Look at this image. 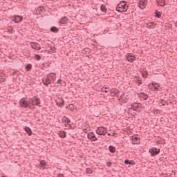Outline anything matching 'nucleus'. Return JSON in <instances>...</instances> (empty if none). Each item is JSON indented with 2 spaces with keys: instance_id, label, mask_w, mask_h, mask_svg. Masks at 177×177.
Wrapping results in <instances>:
<instances>
[{
  "instance_id": "c85d7f7f",
  "label": "nucleus",
  "mask_w": 177,
  "mask_h": 177,
  "mask_svg": "<svg viewBox=\"0 0 177 177\" xmlns=\"http://www.w3.org/2000/svg\"><path fill=\"white\" fill-rule=\"evenodd\" d=\"M148 74L149 73L146 71H142V75L143 78H146L147 77Z\"/></svg>"
},
{
  "instance_id": "2eb2a0df",
  "label": "nucleus",
  "mask_w": 177,
  "mask_h": 177,
  "mask_svg": "<svg viewBox=\"0 0 177 177\" xmlns=\"http://www.w3.org/2000/svg\"><path fill=\"white\" fill-rule=\"evenodd\" d=\"M135 59H136V57L132 55L131 53L127 54V59L128 60V62H130L131 63H132L133 60H135Z\"/></svg>"
},
{
  "instance_id": "72a5a7b5",
  "label": "nucleus",
  "mask_w": 177,
  "mask_h": 177,
  "mask_svg": "<svg viewBox=\"0 0 177 177\" xmlns=\"http://www.w3.org/2000/svg\"><path fill=\"white\" fill-rule=\"evenodd\" d=\"M86 172L87 174H92V169H91L90 168H87V169H86Z\"/></svg>"
},
{
  "instance_id": "f704fd0d",
  "label": "nucleus",
  "mask_w": 177,
  "mask_h": 177,
  "mask_svg": "<svg viewBox=\"0 0 177 177\" xmlns=\"http://www.w3.org/2000/svg\"><path fill=\"white\" fill-rule=\"evenodd\" d=\"M124 164H127L128 165L131 164V161L129 160H126L124 161Z\"/></svg>"
},
{
  "instance_id": "20e7f679",
  "label": "nucleus",
  "mask_w": 177,
  "mask_h": 177,
  "mask_svg": "<svg viewBox=\"0 0 177 177\" xmlns=\"http://www.w3.org/2000/svg\"><path fill=\"white\" fill-rule=\"evenodd\" d=\"M96 133L100 136H104L107 133V129L103 127H100L96 130Z\"/></svg>"
},
{
  "instance_id": "9b49d317",
  "label": "nucleus",
  "mask_w": 177,
  "mask_h": 177,
  "mask_svg": "<svg viewBox=\"0 0 177 177\" xmlns=\"http://www.w3.org/2000/svg\"><path fill=\"white\" fill-rule=\"evenodd\" d=\"M42 82H43L44 85H46V86H48V85H50L52 84L50 79L48 77L46 78H43Z\"/></svg>"
},
{
  "instance_id": "4be33fe9",
  "label": "nucleus",
  "mask_w": 177,
  "mask_h": 177,
  "mask_svg": "<svg viewBox=\"0 0 177 177\" xmlns=\"http://www.w3.org/2000/svg\"><path fill=\"white\" fill-rule=\"evenodd\" d=\"M25 131L29 136H31L32 135V131H31V129L30 127H25Z\"/></svg>"
},
{
  "instance_id": "f03ea898",
  "label": "nucleus",
  "mask_w": 177,
  "mask_h": 177,
  "mask_svg": "<svg viewBox=\"0 0 177 177\" xmlns=\"http://www.w3.org/2000/svg\"><path fill=\"white\" fill-rule=\"evenodd\" d=\"M116 10L120 13L127 12L128 10V4L125 1H120L116 7Z\"/></svg>"
},
{
  "instance_id": "cd10ccee",
  "label": "nucleus",
  "mask_w": 177,
  "mask_h": 177,
  "mask_svg": "<svg viewBox=\"0 0 177 177\" xmlns=\"http://www.w3.org/2000/svg\"><path fill=\"white\" fill-rule=\"evenodd\" d=\"M59 136L62 139H64V138H66V133H65V131H60L59 132Z\"/></svg>"
},
{
  "instance_id": "f8f14e48",
  "label": "nucleus",
  "mask_w": 177,
  "mask_h": 177,
  "mask_svg": "<svg viewBox=\"0 0 177 177\" xmlns=\"http://www.w3.org/2000/svg\"><path fill=\"white\" fill-rule=\"evenodd\" d=\"M56 104L58 106V107H63V106H64V100H63L62 98H58L56 100Z\"/></svg>"
},
{
  "instance_id": "412c9836",
  "label": "nucleus",
  "mask_w": 177,
  "mask_h": 177,
  "mask_svg": "<svg viewBox=\"0 0 177 177\" xmlns=\"http://www.w3.org/2000/svg\"><path fill=\"white\" fill-rule=\"evenodd\" d=\"M146 26L147 28H156V24L154 22H149L147 24Z\"/></svg>"
},
{
  "instance_id": "ddd939ff",
  "label": "nucleus",
  "mask_w": 177,
  "mask_h": 177,
  "mask_svg": "<svg viewBox=\"0 0 177 177\" xmlns=\"http://www.w3.org/2000/svg\"><path fill=\"white\" fill-rule=\"evenodd\" d=\"M139 97L142 99V100H147L149 99V95L145 93H140L138 94Z\"/></svg>"
},
{
  "instance_id": "a211bd4d",
  "label": "nucleus",
  "mask_w": 177,
  "mask_h": 177,
  "mask_svg": "<svg viewBox=\"0 0 177 177\" xmlns=\"http://www.w3.org/2000/svg\"><path fill=\"white\" fill-rule=\"evenodd\" d=\"M110 93L111 96H115V95H118V93H120V91L116 88H111Z\"/></svg>"
},
{
  "instance_id": "1a4fd4ad",
  "label": "nucleus",
  "mask_w": 177,
  "mask_h": 177,
  "mask_svg": "<svg viewBox=\"0 0 177 177\" xmlns=\"http://www.w3.org/2000/svg\"><path fill=\"white\" fill-rule=\"evenodd\" d=\"M30 46L32 49H35L36 50H41V46L38 44L37 42H31Z\"/></svg>"
},
{
  "instance_id": "dca6fc26",
  "label": "nucleus",
  "mask_w": 177,
  "mask_h": 177,
  "mask_svg": "<svg viewBox=\"0 0 177 177\" xmlns=\"http://www.w3.org/2000/svg\"><path fill=\"white\" fill-rule=\"evenodd\" d=\"M67 23H68V18L67 17H63L59 20L60 24H66Z\"/></svg>"
},
{
  "instance_id": "6e6552de",
  "label": "nucleus",
  "mask_w": 177,
  "mask_h": 177,
  "mask_svg": "<svg viewBox=\"0 0 177 177\" xmlns=\"http://www.w3.org/2000/svg\"><path fill=\"white\" fill-rule=\"evenodd\" d=\"M147 5V0H140L138 6L140 9H145Z\"/></svg>"
},
{
  "instance_id": "0eeeda50",
  "label": "nucleus",
  "mask_w": 177,
  "mask_h": 177,
  "mask_svg": "<svg viewBox=\"0 0 177 177\" xmlns=\"http://www.w3.org/2000/svg\"><path fill=\"white\" fill-rule=\"evenodd\" d=\"M87 138L92 142H96V140H97V138L96 137V136H95V133H93V132L89 133L87 135Z\"/></svg>"
},
{
  "instance_id": "a878e982",
  "label": "nucleus",
  "mask_w": 177,
  "mask_h": 177,
  "mask_svg": "<svg viewBox=\"0 0 177 177\" xmlns=\"http://www.w3.org/2000/svg\"><path fill=\"white\" fill-rule=\"evenodd\" d=\"M109 150L110 153H115V147H114L111 145L109 147Z\"/></svg>"
},
{
  "instance_id": "c756f323",
  "label": "nucleus",
  "mask_w": 177,
  "mask_h": 177,
  "mask_svg": "<svg viewBox=\"0 0 177 177\" xmlns=\"http://www.w3.org/2000/svg\"><path fill=\"white\" fill-rule=\"evenodd\" d=\"M138 82H137V84L138 86H140V85H142V81L140 80V77H136Z\"/></svg>"
},
{
  "instance_id": "423d86ee",
  "label": "nucleus",
  "mask_w": 177,
  "mask_h": 177,
  "mask_svg": "<svg viewBox=\"0 0 177 177\" xmlns=\"http://www.w3.org/2000/svg\"><path fill=\"white\" fill-rule=\"evenodd\" d=\"M151 85L153 86V91H155V92H159V91H161V85L159 83L153 82L151 83Z\"/></svg>"
},
{
  "instance_id": "7c9ffc66",
  "label": "nucleus",
  "mask_w": 177,
  "mask_h": 177,
  "mask_svg": "<svg viewBox=\"0 0 177 177\" xmlns=\"http://www.w3.org/2000/svg\"><path fill=\"white\" fill-rule=\"evenodd\" d=\"M57 84H61V85H66V82L62 80V79H59L57 80Z\"/></svg>"
},
{
  "instance_id": "c9c22d12",
  "label": "nucleus",
  "mask_w": 177,
  "mask_h": 177,
  "mask_svg": "<svg viewBox=\"0 0 177 177\" xmlns=\"http://www.w3.org/2000/svg\"><path fill=\"white\" fill-rule=\"evenodd\" d=\"M83 52H91V49H89V48H84L83 50Z\"/></svg>"
},
{
  "instance_id": "7ed1b4c3",
  "label": "nucleus",
  "mask_w": 177,
  "mask_h": 177,
  "mask_svg": "<svg viewBox=\"0 0 177 177\" xmlns=\"http://www.w3.org/2000/svg\"><path fill=\"white\" fill-rule=\"evenodd\" d=\"M140 105L138 103H133L128 106L129 113H132V111H139Z\"/></svg>"
},
{
  "instance_id": "e433bc0d",
  "label": "nucleus",
  "mask_w": 177,
  "mask_h": 177,
  "mask_svg": "<svg viewBox=\"0 0 177 177\" xmlns=\"http://www.w3.org/2000/svg\"><path fill=\"white\" fill-rule=\"evenodd\" d=\"M106 165H107V167H111V162H108L106 163Z\"/></svg>"
},
{
  "instance_id": "b1692460",
  "label": "nucleus",
  "mask_w": 177,
  "mask_h": 177,
  "mask_svg": "<svg viewBox=\"0 0 177 177\" xmlns=\"http://www.w3.org/2000/svg\"><path fill=\"white\" fill-rule=\"evenodd\" d=\"M161 12L157 10L155 11V16L156 17H158V19H161Z\"/></svg>"
},
{
  "instance_id": "f257e3e1",
  "label": "nucleus",
  "mask_w": 177,
  "mask_h": 177,
  "mask_svg": "<svg viewBox=\"0 0 177 177\" xmlns=\"http://www.w3.org/2000/svg\"><path fill=\"white\" fill-rule=\"evenodd\" d=\"M19 104L21 106L24 107V109H27V107L32 109V106L41 107V100L37 96H34L28 100L22 98L19 101Z\"/></svg>"
},
{
  "instance_id": "bb28decb",
  "label": "nucleus",
  "mask_w": 177,
  "mask_h": 177,
  "mask_svg": "<svg viewBox=\"0 0 177 177\" xmlns=\"http://www.w3.org/2000/svg\"><path fill=\"white\" fill-rule=\"evenodd\" d=\"M50 31H51L52 32H58L59 29H58L57 27H55V26H53V27H51V28H50Z\"/></svg>"
},
{
  "instance_id": "a18cd8bd",
  "label": "nucleus",
  "mask_w": 177,
  "mask_h": 177,
  "mask_svg": "<svg viewBox=\"0 0 177 177\" xmlns=\"http://www.w3.org/2000/svg\"><path fill=\"white\" fill-rule=\"evenodd\" d=\"M110 135H111V134L109 133V134H108V136H110Z\"/></svg>"
},
{
  "instance_id": "58836bf2",
  "label": "nucleus",
  "mask_w": 177,
  "mask_h": 177,
  "mask_svg": "<svg viewBox=\"0 0 177 177\" xmlns=\"http://www.w3.org/2000/svg\"><path fill=\"white\" fill-rule=\"evenodd\" d=\"M51 50L53 53H55V51L56 50V48H55V47L51 48Z\"/></svg>"
},
{
  "instance_id": "6ab92c4d",
  "label": "nucleus",
  "mask_w": 177,
  "mask_h": 177,
  "mask_svg": "<svg viewBox=\"0 0 177 177\" xmlns=\"http://www.w3.org/2000/svg\"><path fill=\"white\" fill-rule=\"evenodd\" d=\"M165 0H156V5L158 6H162L164 7V6L165 5Z\"/></svg>"
},
{
  "instance_id": "ea45409f",
  "label": "nucleus",
  "mask_w": 177,
  "mask_h": 177,
  "mask_svg": "<svg viewBox=\"0 0 177 177\" xmlns=\"http://www.w3.org/2000/svg\"><path fill=\"white\" fill-rule=\"evenodd\" d=\"M38 11H39V12H42V8H38Z\"/></svg>"
},
{
  "instance_id": "39448f33",
  "label": "nucleus",
  "mask_w": 177,
  "mask_h": 177,
  "mask_svg": "<svg viewBox=\"0 0 177 177\" xmlns=\"http://www.w3.org/2000/svg\"><path fill=\"white\" fill-rule=\"evenodd\" d=\"M149 153L151 154V157L158 156V154H160V149L152 147L149 149Z\"/></svg>"
},
{
  "instance_id": "a19ab883",
  "label": "nucleus",
  "mask_w": 177,
  "mask_h": 177,
  "mask_svg": "<svg viewBox=\"0 0 177 177\" xmlns=\"http://www.w3.org/2000/svg\"><path fill=\"white\" fill-rule=\"evenodd\" d=\"M105 93H107V92H109L108 91H106V90H104V91H103Z\"/></svg>"
},
{
  "instance_id": "4c0bfd02",
  "label": "nucleus",
  "mask_w": 177,
  "mask_h": 177,
  "mask_svg": "<svg viewBox=\"0 0 177 177\" xmlns=\"http://www.w3.org/2000/svg\"><path fill=\"white\" fill-rule=\"evenodd\" d=\"M5 78L3 77H0V82H4Z\"/></svg>"
},
{
  "instance_id": "473e14b6",
  "label": "nucleus",
  "mask_w": 177,
  "mask_h": 177,
  "mask_svg": "<svg viewBox=\"0 0 177 177\" xmlns=\"http://www.w3.org/2000/svg\"><path fill=\"white\" fill-rule=\"evenodd\" d=\"M35 59L36 60H41V57L39 56V55L36 54V55H35Z\"/></svg>"
},
{
  "instance_id": "393cba45",
  "label": "nucleus",
  "mask_w": 177,
  "mask_h": 177,
  "mask_svg": "<svg viewBox=\"0 0 177 177\" xmlns=\"http://www.w3.org/2000/svg\"><path fill=\"white\" fill-rule=\"evenodd\" d=\"M100 9L103 12V13H106L107 12V8H106V6H104L103 4L101 5Z\"/></svg>"
},
{
  "instance_id": "aec40b11",
  "label": "nucleus",
  "mask_w": 177,
  "mask_h": 177,
  "mask_svg": "<svg viewBox=\"0 0 177 177\" xmlns=\"http://www.w3.org/2000/svg\"><path fill=\"white\" fill-rule=\"evenodd\" d=\"M45 165H46V162L45 160H41L39 165V169H45V167H44Z\"/></svg>"
},
{
  "instance_id": "9d476101",
  "label": "nucleus",
  "mask_w": 177,
  "mask_h": 177,
  "mask_svg": "<svg viewBox=\"0 0 177 177\" xmlns=\"http://www.w3.org/2000/svg\"><path fill=\"white\" fill-rule=\"evenodd\" d=\"M23 20V17L20 15H15L13 17L12 21H15V23H20Z\"/></svg>"
},
{
  "instance_id": "4468645a",
  "label": "nucleus",
  "mask_w": 177,
  "mask_h": 177,
  "mask_svg": "<svg viewBox=\"0 0 177 177\" xmlns=\"http://www.w3.org/2000/svg\"><path fill=\"white\" fill-rule=\"evenodd\" d=\"M131 140L133 142V145H139V143H140V139L137 136L132 137Z\"/></svg>"
},
{
  "instance_id": "37998d69",
  "label": "nucleus",
  "mask_w": 177,
  "mask_h": 177,
  "mask_svg": "<svg viewBox=\"0 0 177 177\" xmlns=\"http://www.w3.org/2000/svg\"><path fill=\"white\" fill-rule=\"evenodd\" d=\"M1 74H2V72L0 71V75H1Z\"/></svg>"
},
{
  "instance_id": "49530a36",
  "label": "nucleus",
  "mask_w": 177,
  "mask_h": 177,
  "mask_svg": "<svg viewBox=\"0 0 177 177\" xmlns=\"http://www.w3.org/2000/svg\"><path fill=\"white\" fill-rule=\"evenodd\" d=\"M104 89H107V87H105Z\"/></svg>"
},
{
  "instance_id": "5701e85b",
  "label": "nucleus",
  "mask_w": 177,
  "mask_h": 177,
  "mask_svg": "<svg viewBox=\"0 0 177 177\" xmlns=\"http://www.w3.org/2000/svg\"><path fill=\"white\" fill-rule=\"evenodd\" d=\"M62 122H65L66 124H68V125L69 124V123H71V120L70 119H68L67 117H64L62 118Z\"/></svg>"
},
{
  "instance_id": "c03bdc74",
  "label": "nucleus",
  "mask_w": 177,
  "mask_h": 177,
  "mask_svg": "<svg viewBox=\"0 0 177 177\" xmlns=\"http://www.w3.org/2000/svg\"><path fill=\"white\" fill-rule=\"evenodd\" d=\"M162 106H165V104H162Z\"/></svg>"
},
{
  "instance_id": "f3484780",
  "label": "nucleus",
  "mask_w": 177,
  "mask_h": 177,
  "mask_svg": "<svg viewBox=\"0 0 177 177\" xmlns=\"http://www.w3.org/2000/svg\"><path fill=\"white\" fill-rule=\"evenodd\" d=\"M47 77L50 78L52 81H55L56 80V73H51L47 75Z\"/></svg>"
},
{
  "instance_id": "2f4dec72",
  "label": "nucleus",
  "mask_w": 177,
  "mask_h": 177,
  "mask_svg": "<svg viewBox=\"0 0 177 177\" xmlns=\"http://www.w3.org/2000/svg\"><path fill=\"white\" fill-rule=\"evenodd\" d=\"M32 67V66H31V64H29L26 65V69L27 71H30V70H31Z\"/></svg>"
},
{
  "instance_id": "79ce46f5",
  "label": "nucleus",
  "mask_w": 177,
  "mask_h": 177,
  "mask_svg": "<svg viewBox=\"0 0 177 177\" xmlns=\"http://www.w3.org/2000/svg\"><path fill=\"white\" fill-rule=\"evenodd\" d=\"M162 102H164V100H161V103H162Z\"/></svg>"
}]
</instances>
